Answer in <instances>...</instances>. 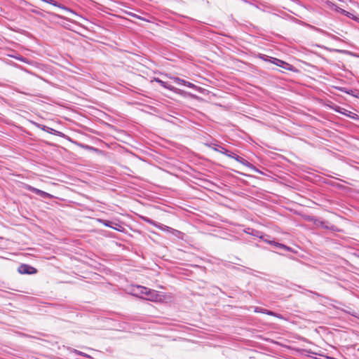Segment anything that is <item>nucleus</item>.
Returning a JSON list of instances; mask_svg holds the SVG:
<instances>
[{
  "label": "nucleus",
  "instance_id": "nucleus-1",
  "mask_svg": "<svg viewBox=\"0 0 359 359\" xmlns=\"http://www.w3.org/2000/svg\"><path fill=\"white\" fill-rule=\"evenodd\" d=\"M136 289L138 290V292L141 294L147 295L149 294V293H152L153 297H147V299L149 301H156L158 297V294L156 291L150 290L146 287L137 285L136 287Z\"/></svg>",
  "mask_w": 359,
  "mask_h": 359
},
{
  "label": "nucleus",
  "instance_id": "nucleus-2",
  "mask_svg": "<svg viewBox=\"0 0 359 359\" xmlns=\"http://www.w3.org/2000/svg\"><path fill=\"white\" fill-rule=\"evenodd\" d=\"M23 187L28 191L35 193L36 194L40 196L42 198H53V196L51 194H50L47 192H45L42 190H40L39 189H36L35 187H33L29 184H24Z\"/></svg>",
  "mask_w": 359,
  "mask_h": 359
},
{
  "label": "nucleus",
  "instance_id": "nucleus-3",
  "mask_svg": "<svg viewBox=\"0 0 359 359\" xmlns=\"http://www.w3.org/2000/svg\"><path fill=\"white\" fill-rule=\"evenodd\" d=\"M18 271L21 274H35L37 270L30 265L22 264L19 266Z\"/></svg>",
  "mask_w": 359,
  "mask_h": 359
},
{
  "label": "nucleus",
  "instance_id": "nucleus-4",
  "mask_svg": "<svg viewBox=\"0 0 359 359\" xmlns=\"http://www.w3.org/2000/svg\"><path fill=\"white\" fill-rule=\"evenodd\" d=\"M266 58H264V60H268L269 62H271V63L273 64H275L276 65L278 66V67H283L284 69H287V66H289L290 65L281 60H279V59H277V58H275V57H269V56H266Z\"/></svg>",
  "mask_w": 359,
  "mask_h": 359
},
{
  "label": "nucleus",
  "instance_id": "nucleus-5",
  "mask_svg": "<svg viewBox=\"0 0 359 359\" xmlns=\"http://www.w3.org/2000/svg\"><path fill=\"white\" fill-rule=\"evenodd\" d=\"M156 227H157L158 229H159L161 231L171 233L176 236H178V235L181 233V232L180 231L174 229H172L170 226H168L166 225H164L163 224L158 223Z\"/></svg>",
  "mask_w": 359,
  "mask_h": 359
},
{
  "label": "nucleus",
  "instance_id": "nucleus-6",
  "mask_svg": "<svg viewBox=\"0 0 359 359\" xmlns=\"http://www.w3.org/2000/svg\"><path fill=\"white\" fill-rule=\"evenodd\" d=\"M255 313H265V314H267L269 316H276V317L280 318V316L278 315H277L276 313H275L274 312L269 311V310H266L265 309L260 308V307H255Z\"/></svg>",
  "mask_w": 359,
  "mask_h": 359
},
{
  "label": "nucleus",
  "instance_id": "nucleus-7",
  "mask_svg": "<svg viewBox=\"0 0 359 359\" xmlns=\"http://www.w3.org/2000/svg\"><path fill=\"white\" fill-rule=\"evenodd\" d=\"M235 160L251 169L255 170V168L252 164H251L248 161H246L245 159L243 158L242 157H241L238 155L236 156V158Z\"/></svg>",
  "mask_w": 359,
  "mask_h": 359
},
{
  "label": "nucleus",
  "instance_id": "nucleus-8",
  "mask_svg": "<svg viewBox=\"0 0 359 359\" xmlns=\"http://www.w3.org/2000/svg\"><path fill=\"white\" fill-rule=\"evenodd\" d=\"M235 160L251 169L255 170V168L252 164H251L248 161H246L245 159L243 158L242 157H241L238 155L236 156V158Z\"/></svg>",
  "mask_w": 359,
  "mask_h": 359
},
{
  "label": "nucleus",
  "instance_id": "nucleus-9",
  "mask_svg": "<svg viewBox=\"0 0 359 359\" xmlns=\"http://www.w3.org/2000/svg\"><path fill=\"white\" fill-rule=\"evenodd\" d=\"M264 241L270 245H273L276 247H278L279 248H281V249H283V250H287L289 251L290 250V248L286 246L284 244H282V243H277V242H275V241H268V240H264Z\"/></svg>",
  "mask_w": 359,
  "mask_h": 359
},
{
  "label": "nucleus",
  "instance_id": "nucleus-10",
  "mask_svg": "<svg viewBox=\"0 0 359 359\" xmlns=\"http://www.w3.org/2000/svg\"><path fill=\"white\" fill-rule=\"evenodd\" d=\"M315 224L317 226H319V227H321V228H323V229H334V226H329L327 223L324 221H321V220H316L315 221Z\"/></svg>",
  "mask_w": 359,
  "mask_h": 359
},
{
  "label": "nucleus",
  "instance_id": "nucleus-11",
  "mask_svg": "<svg viewBox=\"0 0 359 359\" xmlns=\"http://www.w3.org/2000/svg\"><path fill=\"white\" fill-rule=\"evenodd\" d=\"M154 81L158 83H159L162 87L169 89L170 90H173L174 87L168 85L166 82L161 80L159 78H154Z\"/></svg>",
  "mask_w": 359,
  "mask_h": 359
},
{
  "label": "nucleus",
  "instance_id": "nucleus-12",
  "mask_svg": "<svg viewBox=\"0 0 359 359\" xmlns=\"http://www.w3.org/2000/svg\"><path fill=\"white\" fill-rule=\"evenodd\" d=\"M140 219H141L142 221H144V222H147V223H148V224H151V225H153V226H156V225H157V224H158V222H155V221L152 220L151 219H150V218H149V217H145V216H140Z\"/></svg>",
  "mask_w": 359,
  "mask_h": 359
},
{
  "label": "nucleus",
  "instance_id": "nucleus-13",
  "mask_svg": "<svg viewBox=\"0 0 359 359\" xmlns=\"http://www.w3.org/2000/svg\"><path fill=\"white\" fill-rule=\"evenodd\" d=\"M220 153L231 158H233V159H236V154L232 153V152H230L227 149H226L225 148H222V151H220Z\"/></svg>",
  "mask_w": 359,
  "mask_h": 359
},
{
  "label": "nucleus",
  "instance_id": "nucleus-14",
  "mask_svg": "<svg viewBox=\"0 0 359 359\" xmlns=\"http://www.w3.org/2000/svg\"><path fill=\"white\" fill-rule=\"evenodd\" d=\"M100 222H102L106 226H109V227H111V228H112L114 229L120 231V229L118 227L112 226L111 224V222L108 221V220H100Z\"/></svg>",
  "mask_w": 359,
  "mask_h": 359
},
{
  "label": "nucleus",
  "instance_id": "nucleus-15",
  "mask_svg": "<svg viewBox=\"0 0 359 359\" xmlns=\"http://www.w3.org/2000/svg\"><path fill=\"white\" fill-rule=\"evenodd\" d=\"M175 83H178V84H180V85H183V86H185L186 84V81L185 80H183L180 78H178V77H172L171 78Z\"/></svg>",
  "mask_w": 359,
  "mask_h": 359
},
{
  "label": "nucleus",
  "instance_id": "nucleus-16",
  "mask_svg": "<svg viewBox=\"0 0 359 359\" xmlns=\"http://www.w3.org/2000/svg\"><path fill=\"white\" fill-rule=\"evenodd\" d=\"M210 147L215 151H218L220 153V151H222V147L219 146L217 144H211Z\"/></svg>",
  "mask_w": 359,
  "mask_h": 359
},
{
  "label": "nucleus",
  "instance_id": "nucleus-17",
  "mask_svg": "<svg viewBox=\"0 0 359 359\" xmlns=\"http://www.w3.org/2000/svg\"><path fill=\"white\" fill-rule=\"evenodd\" d=\"M344 114H346V116L352 118H355V116H357V115L355 114H353L351 111H348V114H346V113H344Z\"/></svg>",
  "mask_w": 359,
  "mask_h": 359
},
{
  "label": "nucleus",
  "instance_id": "nucleus-18",
  "mask_svg": "<svg viewBox=\"0 0 359 359\" xmlns=\"http://www.w3.org/2000/svg\"><path fill=\"white\" fill-rule=\"evenodd\" d=\"M344 114H346V116L352 118H355V116H357V115L355 114H353L351 111H348V114H346V113H344Z\"/></svg>",
  "mask_w": 359,
  "mask_h": 359
},
{
  "label": "nucleus",
  "instance_id": "nucleus-19",
  "mask_svg": "<svg viewBox=\"0 0 359 359\" xmlns=\"http://www.w3.org/2000/svg\"><path fill=\"white\" fill-rule=\"evenodd\" d=\"M344 114H346V116L352 118H355V116H357V115L355 114H353L351 111H348V114H346V113H344Z\"/></svg>",
  "mask_w": 359,
  "mask_h": 359
},
{
  "label": "nucleus",
  "instance_id": "nucleus-20",
  "mask_svg": "<svg viewBox=\"0 0 359 359\" xmlns=\"http://www.w3.org/2000/svg\"><path fill=\"white\" fill-rule=\"evenodd\" d=\"M81 147L83 148H85L86 149H88V150H96L95 148H93V147H90V146H88V145H81Z\"/></svg>",
  "mask_w": 359,
  "mask_h": 359
},
{
  "label": "nucleus",
  "instance_id": "nucleus-21",
  "mask_svg": "<svg viewBox=\"0 0 359 359\" xmlns=\"http://www.w3.org/2000/svg\"><path fill=\"white\" fill-rule=\"evenodd\" d=\"M185 86H187V87L191 88L195 87L194 84H193V83H190L189 81H186Z\"/></svg>",
  "mask_w": 359,
  "mask_h": 359
},
{
  "label": "nucleus",
  "instance_id": "nucleus-22",
  "mask_svg": "<svg viewBox=\"0 0 359 359\" xmlns=\"http://www.w3.org/2000/svg\"><path fill=\"white\" fill-rule=\"evenodd\" d=\"M74 353H76L77 355H81L88 357L87 354L83 353L82 352L77 351V350H74Z\"/></svg>",
  "mask_w": 359,
  "mask_h": 359
},
{
  "label": "nucleus",
  "instance_id": "nucleus-23",
  "mask_svg": "<svg viewBox=\"0 0 359 359\" xmlns=\"http://www.w3.org/2000/svg\"><path fill=\"white\" fill-rule=\"evenodd\" d=\"M41 129H42L43 130H44V131H48V129H49V128H48V127H46V126H43L41 127ZM50 130H53V129H52V128H50Z\"/></svg>",
  "mask_w": 359,
  "mask_h": 359
},
{
  "label": "nucleus",
  "instance_id": "nucleus-24",
  "mask_svg": "<svg viewBox=\"0 0 359 359\" xmlns=\"http://www.w3.org/2000/svg\"><path fill=\"white\" fill-rule=\"evenodd\" d=\"M147 297H153V294L152 293H149V294H147Z\"/></svg>",
  "mask_w": 359,
  "mask_h": 359
},
{
  "label": "nucleus",
  "instance_id": "nucleus-25",
  "mask_svg": "<svg viewBox=\"0 0 359 359\" xmlns=\"http://www.w3.org/2000/svg\"><path fill=\"white\" fill-rule=\"evenodd\" d=\"M358 318H359V317H358Z\"/></svg>",
  "mask_w": 359,
  "mask_h": 359
}]
</instances>
